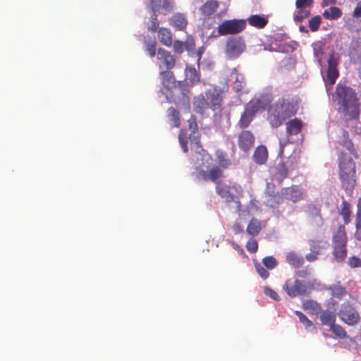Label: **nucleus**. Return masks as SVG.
Instances as JSON below:
<instances>
[{"mask_svg": "<svg viewBox=\"0 0 361 361\" xmlns=\"http://www.w3.org/2000/svg\"><path fill=\"white\" fill-rule=\"evenodd\" d=\"M156 44L157 42L154 39H149V40L145 41V51L150 57H154L156 54Z\"/></svg>", "mask_w": 361, "mask_h": 361, "instance_id": "37998d69", "label": "nucleus"}, {"mask_svg": "<svg viewBox=\"0 0 361 361\" xmlns=\"http://www.w3.org/2000/svg\"><path fill=\"white\" fill-rule=\"evenodd\" d=\"M264 293L270 297L271 299L276 300V301H279L280 300V298L278 295V293L274 291L273 289H271V288L269 287H264Z\"/></svg>", "mask_w": 361, "mask_h": 361, "instance_id": "bf43d9fd", "label": "nucleus"}, {"mask_svg": "<svg viewBox=\"0 0 361 361\" xmlns=\"http://www.w3.org/2000/svg\"><path fill=\"white\" fill-rule=\"evenodd\" d=\"M286 260L289 264L295 268H299L304 264L303 257L293 252H290L287 254Z\"/></svg>", "mask_w": 361, "mask_h": 361, "instance_id": "f704fd0d", "label": "nucleus"}, {"mask_svg": "<svg viewBox=\"0 0 361 361\" xmlns=\"http://www.w3.org/2000/svg\"><path fill=\"white\" fill-rule=\"evenodd\" d=\"M355 221H361V197L357 200Z\"/></svg>", "mask_w": 361, "mask_h": 361, "instance_id": "680f3d73", "label": "nucleus"}, {"mask_svg": "<svg viewBox=\"0 0 361 361\" xmlns=\"http://www.w3.org/2000/svg\"><path fill=\"white\" fill-rule=\"evenodd\" d=\"M336 98L345 115L350 119H358L360 111V102L355 92L351 87L338 84L336 90Z\"/></svg>", "mask_w": 361, "mask_h": 361, "instance_id": "7ed1b4c3", "label": "nucleus"}, {"mask_svg": "<svg viewBox=\"0 0 361 361\" xmlns=\"http://www.w3.org/2000/svg\"><path fill=\"white\" fill-rule=\"evenodd\" d=\"M353 16L357 18H361V1L357 4L353 11Z\"/></svg>", "mask_w": 361, "mask_h": 361, "instance_id": "e2e57ef3", "label": "nucleus"}, {"mask_svg": "<svg viewBox=\"0 0 361 361\" xmlns=\"http://www.w3.org/2000/svg\"><path fill=\"white\" fill-rule=\"evenodd\" d=\"M283 289L290 298H295L297 296L307 295L311 290V285L298 279H287L283 285Z\"/></svg>", "mask_w": 361, "mask_h": 361, "instance_id": "39448f33", "label": "nucleus"}, {"mask_svg": "<svg viewBox=\"0 0 361 361\" xmlns=\"http://www.w3.org/2000/svg\"><path fill=\"white\" fill-rule=\"evenodd\" d=\"M193 108L196 113L202 115L206 110L209 109L206 97L203 94L195 97L193 102Z\"/></svg>", "mask_w": 361, "mask_h": 361, "instance_id": "5701e85b", "label": "nucleus"}, {"mask_svg": "<svg viewBox=\"0 0 361 361\" xmlns=\"http://www.w3.org/2000/svg\"><path fill=\"white\" fill-rule=\"evenodd\" d=\"M246 49V44L240 36H232L227 38L224 47V54L227 59H238Z\"/></svg>", "mask_w": 361, "mask_h": 361, "instance_id": "423d86ee", "label": "nucleus"}, {"mask_svg": "<svg viewBox=\"0 0 361 361\" xmlns=\"http://www.w3.org/2000/svg\"><path fill=\"white\" fill-rule=\"evenodd\" d=\"M332 243L333 244H347L348 236L344 225H340L333 234Z\"/></svg>", "mask_w": 361, "mask_h": 361, "instance_id": "cd10ccee", "label": "nucleus"}, {"mask_svg": "<svg viewBox=\"0 0 361 361\" xmlns=\"http://www.w3.org/2000/svg\"><path fill=\"white\" fill-rule=\"evenodd\" d=\"M190 145L192 149L195 150V155L192 159V164L197 161H205L208 164H211L212 156L202 147L200 141V135L199 132L190 133Z\"/></svg>", "mask_w": 361, "mask_h": 361, "instance_id": "1a4fd4ad", "label": "nucleus"}, {"mask_svg": "<svg viewBox=\"0 0 361 361\" xmlns=\"http://www.w3.org/2000/svg\"><path fill=\"white\" fill-rule=\"evenodd\" d=\"M171 25L177 30H184L188 25V20L183 14L176 13L171 17Z\"/></svg>", "mask_w": 361, "mask_h": 361, "instance_id": "c85d7f7f", "label": "nucleus"}, {"mask_svg": "<svg viewBox=\"0 0 361 361\" xmlns=\"http://www.w3.org/2000/svg\"><path fill=\"white\" fill-rule=\"evenodd\" d=\"M286 130L288 137L299 134L302 128V122L298 118L289 120L286 123Z\"/></svg>", "mask_w": 361, "mask_h": 361, "instance_id": "412c9836", "label": "nucleus"}, {"mask_svg": "<svg viewBox=\"0 0 361 361\" xmlns=\"http://www.w3.org/2000/svg\"><path fill=\"white\" fill-rule=\"evenodd\" d=\"M206 165H209L205 161H197L193 165L196 171V177L198 179L204 180H211L217 184V183H221L220 179L224 176L223 171L220 167L214 166L212 167L209 172L205 171L203 167Z\"/></svg>", "mask_w": 361, "mask_h": 361, "instance_id": "0eeeda50", "label": "nucleus"}, {"mask_svg": "<svg viewBox=\"0 0 361 361\" xmlns=\"http://www.w3.org/2000/svg\"><path fill=\"white\" fill-rule=\"evenodd\" d=\"M215 156L220 167L223 169H227L229 166H231V161L228 158L227 154L225 152L221 149H217L215 152Z\"/></svg>", "mask_w": 361, "mask_h": 361, "instance_id": "c9c22d12", "label": "nucleus"}, {"mask_svg": "<svg viewBox=\"0 0 361 361\" xmlns=\"http://www.w3.org/2000/svg\"><path fill=\"white\" fill-rule=\"evenodd\" d=\"M161 83L165 89L163 94L169 103H173L178 108L190 110L189 89L183 81L176 84L174 73L171 70L161 71L159 73Z\"/></svg>", "mask_w": 361, "mask_h": 361, "instance_id": "f257e3e1", "label": "nucleus"}, {"mask_svg": "<svg viewBox=\"0 0 361 361\" xmlns=\"http://www.w3.org/2000/svg\"><path fill=\"white\" fill-rule=\"evenodd\" d=\"M354 237L357 240L361 241V221H355Z\"/></svg>", "mask_w": 361, "mask_h": 361, "instance_id": "052dcab7", "label": "nucleus"}, {"mask_svg": "<svg viewBox=\"0 0 361 361\" xmlns=\"http://www.w3.org/2000/svg\"><path fill=\"white\" fill-rule=\"evenodd\" d=\"M246 248L250 253H255L258 249V243L256 240L252 238L246 244Z\"/></svg>", "mask_w": 361, "mask_h": 361, "instance_id": "864d4df0", "label": "nucleus"}, {"mask_svg": "<svg viewBox=\"0 0 361 361\" xmlns=\"http://www.w3.org/2000/svg\"><path fill=\"white\" fill-rule=\"evenodd\" d=\"M338 176L342 188L346 192H351L356 185L355 163L344 152L338 156Z\"/></svg>", "mask_w": 361, "mask_h": 361, "instance_id": "20e7f679", "label": "nucleus"}, {"mask_svg": "<svg viewBox=\"0 0 361 361\" xmlns=\"http://www.w3.org/2000/svg\"><path fill=\"white\" fill-rule=\"evenodd\" d=\"M263 264L268 269H274L277 265V261L276 259L272 257V256H268L265 257L262 259Z\"/></svg>", "mask_w": 361, "mask_h": 361, "instance_id": "de8ad7c7", "label": "nucleus"}, {"mask_svg": "<svg viewBox=\"0 0 361 361\" xmlns=\"http://www.w3.org/2000/svg\"><path fill=\"white\" fill-rule=\"evenodd\" d=\"M339 214L342 216L345 224H348L350 222L352 212L350 204L346 200L342 201Z\"/></svg>", "mask_w": 361, "mask_h": 361, "instance_id": "72a5a7b5", "label": "nucleus"}, {"mask_svg": "<svg viewBox=\"0 0 361 361\" xmlns=\"http://www.w3.org/2000/svg\"><path fill=\"white\" fill-rule=\"evenodd\" d=\"M173 9V5L171 1H163V4L157 9V12L166 15Z\"/></svg>", "mask_w": 361, "mask_h": 361, "instance_id": "09e8293b", "label": "nucleus"}, {"mask_svg": "<svg viewBox=\"0 0 361 361\" xmlns=\"http://www.w3.org/2000/svg\"><path fill=\"white\" fill-rule=\"evenodd\" d=\"M262 230V224L260 221L255 218H252L247 227L246 231L250 235L255 237L257 236Z\"/></svg>", "mask_w": 361, "mask_h": 361, "instance_id": "473e14b6", "label": "nucleus"}, {"mask_svg": "<svg viewBox=\"0 0 361 361\" xmlns=\"http://www.w3.org/2000/svg\"><path fill=\"white\" fill-rule=\"evenodd\" d=\"M207 102L209 106V109L212 111L219 110L223 104L222 91L217 88L207 90L205 92Z\"/></svg>", "mask_w": 361, "mask_h": 361, "instance_id": "f8f14e48", "label": "nucleus"}, {"mask_svg": "<svg viewBox=\"0 0 361 361\" xmlns=\"http://www.w3.org/2000/svg\"><path fill=\"white\" fill-rule=\"evenodd\" d=\"M252 157L256 164L259 165L265 164L268 158V152L266 147L264 145L258 146L255 149Z\"/></svg>", "mask_w": 361, "mask_h": 361, "instance_id": "393cba45", "label": "nucleus"}, {"mask_svg": "<svg viewBox=\"0 0 361 361\" xmlns=\"http://www.w3.org/2000/svg\"><path fill=\"white\" fill-rule=\"evenodd\" d=\"M155 2L156 1H152V9L154 11V17L152 18V25L149 27V30L152 32H155L157 30V29L158 28V26H159V23H158L157 18V6L154 4Z\"/></svg>", "mask_w": 361, "mask_h": 361, "instance_id": "8fccbe9b", "label": "nucleus"}, {"mask_svg": "<svg viewBox=\"0 0 361 361\" xmlns=\"http://www.w3.org/2000/svg\"><path fill=\"white\" fill-rule=\"evenodd\" d=\"M302 306L305 311L312 314H318L322 310L321 305L313 300H306L303 301Z\"/></svg>", "mask_w": 361, "mask_h": 361, "instance_id": "c756f323", "label": "nucleus"}, {"mask_svg": "<svg viewBox=\"0 0 361 361\" xmlns=\"http://www.w3.org/2000/svg\"><path fill=\"white\" fill-rule=\"evenodd\" d=\"M299 30L300 32H306V33L308 32V30L303 25L300 26Z\"/></svg>", "mask_w": 361, "mask_h": 361, "instance_id": "774afa93", "label": "nucleus"}, {"mask_svg": "<svg viewBox=\"0 0 361 361\" xmlns=\"http://www.w3.org/2000/svg\"><path fill=\"white\" fill-rule=\"evenodd\" d=\"M233 72L235 73H237V69L233 68L232 70ZM235 80L234 81L233 84V88L235 90V92H239L243 90V89L245 87V82L244 80V77L242 75L236 74Z\"/></svg>", "mask_w": 361, "mask_h": 361, "instance_id": "79ce46f5", "label": "nucleus"}, {"mask_svg": "<svg viewBox=\"0 0 361 361\" xmlns=\"http://www.w3.org/2000/svg\"><path fill=\"white\" fill-rule=\"evenodd\" d=\"M295 314L298 316L300 322L306 329L310 328L313 326L312 322L302 312L295 311Z\"/></svg>", "mask_w": 361, "mask_h": 361, "instance_id": "49530a36", "label": "nucleus"}, {"mask_svg": "<svg viewBox=\"0 0 361 361\" xmlns=\"http://www.w3.org/2000/svg\"><path fill=\"white\" fill-rule=\"evenodd\" d=\"M166 115L169 121L172 123V126L178 128L180 126V116L178 111L174 107H169L166 111Z\"/></svg>", "mask_w": 361, "mask_h": 361, "instance_id": "7c9ffc66", "label": "nucleus"}, {"mask_svg": "<svg viewBox=\"0 0 361 361\" xmlns=\"http://www.w3.org/2000/svg\"><path fill=\"white\" fill-rule=\"evenodd\" d=\"M347 244H333V255L338 262H342L347 256Z\"/></svg>", "mask_w": 361, "mask_h": 361, "instance_id": "a878e982", "label": "nucleus"}, {"mask_svg": "<svg viewBox=\"0 0 361 361\" xmlns=\"http://www.w3.org/2000/svg\"><path fill=\"white\" fill-rule=\"evenodd\" d=\"M307 217L309 223L312 226L321 227L324 224V219L321 214V209L314 204L309 207Z\"/></svg>", "mask_w": 361, "mask_h": 361, "instance_id": "aec40b11", "label": "nucleus"}, {"mask_svg": "<svg viewBox=\"0 0 361 361\" xmlns=\"http://www.w3.org/2000/svg\"><path fill=\"white\" fill-rule=\"evenodd\" d=\"M188 128L191 130V133L198 132V126L195 116H191L190 118L188 120Z\"/></svg>", "mask_w": 361, "mask_h": 361, "instance_id": "603ef678", "label": "nucleus"}, {"mask_svg": "<svg viewBox=\"0 0 361 361\" xmlns=\"http://www.w3.org/2000/svg\"><path fill=\"white\" fill-rule=\"evenodd\" d=\"M298 96L286 94L279 97L267 109V121L273 128H277L288 118L295 116L299 109Z\"/></svg>", "mask_w": 361, "mask_h": 361, "instance_id": "f03ea898", "label": "nucleus"}, {"mask_svg": "<svg viewBox=\"0 0 361 361\" xmlns=\"http://www.w3.org/2000/svg\"><path fill=\"white\" fill-rule=\"evenodd\" d=\"M296 10L294 13L293 19L299 23L308 18L311 13L312 1H295Z\"/></svg>", "mask_w": 361, "mask_h": 361, "instance_id": "dca6fc26", "label": "nucleus"}, {"mask_svg": "<svg viewBox=\"0 0 361 361\" xmlns=\"http://www.w3.org/2000/svg\"><path fill=\"white\" fill-rule=\"evenodd\" d=\"M255 267L257 274L261 276V278H262L263 279H267L269 277V271L265 268H264V267L262 264L257 262L255 264Z\"/></svg>", "mask_w": 361, "mask_h": 361, "instance_id": "3c124183", "label": "nucleus"}, {"mask_svg": "<svg viewBox=\"0 0 361 361\" xmlns=\"http://www.w3.org/2000/svg\"><path fill=\"white\" fill-rule=\"evenodd\" d=\"M255 137L250 130H243L238 135V145L243 152H248L254 146Z\"/></svg>", "mask_w": 361, "mask_h": 361, "instance_id": "a211bd4d", "label": "nucleus"}, {"mask_svg": "<svg viewBox=\"0 0 361 361\" xmlns=\"http://www.w3.org/2000/svg\"><path fill=\"white\" fill-rule=\"evenodd\" d=\"M185 80L189 81L190 85H195L200 82V74L193 66L187 64L185 70Z\"/></svg>", "mask_w": 361, "mask_h": 361, "instance_id": "bb28decb", "label": "nucleus"}, {"mask_svg": "<svg viewBox=\"0 0 361 361\" xmlns=\"http://www.w3.org/2000/svg\"><path fill=\"white\" fill-rule=\"evenodd\" d=\"M281 195L285 200L293 202H297L302 199V192L297 185L283 188Z\"/></svg>", "mask_w": 361, "mask_h": 361, "instance_id": "6ab92c4d", "label": "nucleus"}, {"mask_svg": "<svg viewBox=\"0 0 361 361\" xmlns=\"http://www.w3.org/2000/svg\"><path fill=\"white\" fill-rule=\"evenodd\" d=\"M342 16V11L340 8L331 6L323 12V16L327 20H336Z\"/></svg>", "mask_w": 361, "mask_h": 361, "instance_id": "4c0bfd02", "label": "nucleus"}, {"mask_svg": "<svg viewBox=\"0 0 361 361\" xmlns=\"http://www.w3.org/2000/svg\"><path fill=\"white\" fill-rule=\"evenodd\" d=\"M339 60V56L334 53H331L328 59L326 76V78L324 79L327 91H329L332 88V86L336 83V79L339 76L338 70Z\"/></svg>", "mask_w": 361, "mask_h": 361, "instance_id": "9d476101", "label": "nucleus"}, {"mask_svg": "<svg viewBox=\"0 0 361 361\" xmlns=\"http://www.w3.org/2000/svg\"><path fill=\"white\" fill-rule=\"evenodd\" d=\"M340 319L349 326L357 325L360 317L357 310L349 302H343L338 312Z\"/></svg>", "mask_w": 361, "mask_h": 361, "instance_id": "9b49d317", "label": "nucleus"}, {"mask_svg": "<svg viewBox=\"0 0 361 361\" xmlns=\"http://www.w3.org/2000/svg\"><path fill=\"white\" fill-rule=\"evenodd\" d=\"M158 39L166 47H170L173 44V35L169 28H159L158 30Z\"/></svg>", "mask_w": 361, "mask_h": 361, "instance_id": "b1692460", "label": "nucleus"}, {"mask_svg": "<svg viewBox=\"0 0 361 361\" xmlns=\"http://www.w3.org/2000/svg\"><path fill=\"white\" fill-rule=\"evenodd\" d=\"M257 111L255 107L251 106L248 102L244 106V111L240 115V118L238 122L240 128L244 129L247 128L251 122L256 116Z\"/></svg>", "mask_w": 361, "mask_h": 361, "instance_id": "4468645a", "label": "nucleus"}, {"mask_svg": "<svg viewBox=\"0 0 361 361\" xmlns=\"http://www.w3.org/2000/svg\"><path fill=\"white\" fill-rule=\"evenodd\" d=\"M322 23V18L319 16H315L309 20V27L312 32H316L319 30Z\"/></svg>", "mask_w": 361, "mask_h": 361, "instance_id": "a18cd8bd", "label": "nucleus"}, {"mask_svg": "<svg viewBox=\"0 0 361 361\" xmlns=\"http://www.w3.org/2000/svg\"><path fill=\"white\" fill-rule=\"evenodd\" d=\"M233 188L235 190V191L238 193H242L243 192V188L242 187L238 185V184H235L234 185H233Z\"/></svg>", "mask_w": 361, "mask_h": 361, "instance_id": "338daca9", "label": "nucleus"}, {"mask_svg": "<svg viewBox=\"0 0 361 361\" xmlns=\"http://www.w3.org/2000/svg\"><path fill=\"white\" fill-rule=\"evenodd\" d=\"M328 290L331 291V295L333 297L338 299H341L343 297L347 295L346 289L339 283L331 285L328 288Z\"/></svg>", "mask_w": 361, "mask_h": 361, "instance_id": "e433bc0d", "label": "nucleus"}, {"mask_svg": "<svg viewBox=\"0 0 361 361\" xmlns=\"http://www.w3.org/2000/svg\"><path fill=\"white\" fill-rule=\"evenodd\" d=\"M218 8V1H206L202 6L201 11L204 16H210L214 13Z\"/></svg>", "mask_w": 361, "mask_h": 361, "instance_id": "ea45409f", "label": "nucleus"}, {"mask_svg": "<svg viewBox=\"0 0 361 361\" xmlns=\"http://www.w3.org/2000/svg\"><path fill=\"white\" fill-rule=\"evenodd\" d=\"M178 141L181 147L182 150L187 153L188 152V132L186 129L182 128L180 130L178 134Z\"/></svg>", "mask_w": 361, "mask_h": 361, "instance_id": "58836bf2", "label": "nucleus"}, {"mask_svg": "<svg viewBox=\"0 0 361 361\" xmlns=\"http://www.w3.org/2000/svg\"><path fill=\"white\" fill-rule=\"evenodd\" d=\"M233 230L235 234L243 233V228L238 223H235L233 226Z\"/></svg>", "mask_w": 361, "mask_h": 361, "instance_id": "0e129e2a", "label": "nucleus"}, {"mask_svg": "<svg viewBox=\"0 0 361 361\" xmlns=\"http://www.w3.org/2000/svg\"><path fill=\"white\" fill-rule=\"evenodd\" d=\"M317 255L318 254L311 252V253L306 255L305 258L308 262H312L317 259Z\"/></svg>", "mask_w": 361, "mask_h": 361, "instance_id": "69168bd1", "label": "nucleus"}, {"mask_svg": "<svg viewBox=\"0 0 361 361\" xmlns=\"http://www.w3.org/2000/svg\"><path fill=\"white\" fill-rule=\"evenodd\" d=\"M248 23L256 28L262 29L268 23V16L264 15H251L247 19Z\"/></svg>", "mask_w": 361, "mask_h": 361, "instance_id": "4be33fe9", "label": "nucleus"}, {"mask_svg": "<svg viewBox=\"0 0 361 361\" xmlns=\"http://www.w3.org/2000/svg\"><path fill=\"white\" fill-rule=\"evenodd\" d=\"M185 48L188 51H193L195 49V42L194 37L191 35L187 36L186 40L184 42Z\"/></svg>", "mask_w": 361, "mask_h": 361, "instance_id": "5fc2aeb1", "label": "nucleus"}, {"mask_svg": "<svg viewBox=\"0 0 361 361\" xmlns=\"http://www.w3.org/2000/svg\"><path fill=\"white\" fill-rule=\"evenodd\" d=\"M157 59L161 61L162 65H159V68H166V70H171L176 65V59L171 53L163 48L158 49Z\"/></svg>", "mask_w": 361, "mask_h": 361, "instance_id": "f3484780", "label": "nucleus"}, {"mask_svg": "<svg viewBox=\"0 0 361 361\" xmlns=\"http://www.w3.org/2000/svg\"><path fill=\"white\" fill-rule=\"evenodd\" d=\"M272 100L271 92H266L260 94L257 97L252 99L248 103L259 112L264 110L267 106L271 105Z\"/></svg>", "mask_w": 361, "mask_h": 361, "instance_id": "2eb2a0df", "label": "nucleus"}, {"mask_svg": "<svg viewBox=\"0 0 361 361\" xmlns=\"http://www.w3.org/2000/svg\"><path fill=\"white\" fill-rule=\"evenodd\" d=\"M246 20L244 19H231L223 21L217 27L218 35H236L246 28Z\"/></svg>", "mask_w": 361, "mask_h": 361, "instance_id": "6e6552de", "label": "nucleus"}, {"mask_svg": "<svg viewBox=\"0 0 361 361\" xmlns=\"http://www.w3.org/2000/svg\"><path fill=\"white\" fill-rule=\"evenodd\" d=\"M336 319V314L330 310H326L321 312L320 320L322 325L331 327L335 324Z\"/></svg>", "mask_w": 361, "mask_h": 361, "instance_id": "2f4dec72", "label": "nucleus"}, {"mask_svg": "<svg viewBox=\"0 0 361 361\" xmlns=\"http://www.w3.org/2000/svg\"><path fill=\"white\" fill-rule=\"evenodd\" d=\"M331 331L340 338H347V333L344 328L336 323L330 327Z\"/></svg>", "mask_w": 361, "mask_h": 361, "instance_id": "c03bdc74", "label": "nucleus"}, {"mask_svg": "<svg viewBox=\"0 0 361 361\" xmlns=\"http://www.w3.org/2000/svg\"><path fill=\"white\" fill-rule=\"evenodd\" d=\"M277 172L275 174L276 179L279 182H281L288 176V169L285 164L280 163L277 166Z\"/></svg>", "mask_w": 361, "mask_h": 361, "instance_id": "a19ab883", "label": "nucleus"}, {"mask_svg": "<svg viewBox=\"0 0 361 361\" xmlns=\"http://www.w3.org/2000/svg\"><path fill=\"white\" fill-rule=\"evenodd\" d=\"M348 264L351 268H360L361 267V259L356 256H352L348 258Z\"/></svg>", "mask_w": 361, "mask_h": 361, "instance_id": "4d7b16f0", "label": "nucleus"}, {"mask_svg": "<svg viewBox=\"0 0 361 361\" xmlns=\"http://www.w3.org/2000/svg\"><path fill=\"white\" fill-rule=\"evenodd\" d=\"M173 50L176 53L181 54L185 49L184 42L180 40H175L173 43Z\"/></svg>", "mask_w": 361, "mask_h": 361, "instance_id": "6e6d98bb", "label": "nucleus"}, {"mask_svg": "<svg viewBox=\"0 0 361 361\" xmlns=\"http://www.w3.org/2000/svg\"><path fill=\"white\" fill-rule=\"evenodd\" d=\"M310 250L312 252H315L316 254L319 255L321 252V250L322 249V246L321 245V242L311 240L310 243Z\"/></svg>", "mask_w": 361, "mask_h": 361, "instance_id": "13d9d810", "label": "nucleus"}, {"mask_svg": "<svg viewBox=\"0 0 361 361\" xmlns=\"http://www.w3.org/2000/svg\"><path fill=\"white\" fill-rule=\"evenodd\" d=\"M216 192L222 198L225 199L227 203L234 202L237 212L241 211V204L238 198L233 195L230 191L229 185L223 183H217L215 187Z\"/></svg>", "mask_w": 361, "mask_h": 361, "instance_id": "ddd939ff", "label": "nucleus"}]
</instances>
